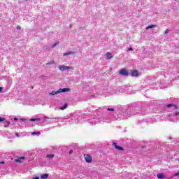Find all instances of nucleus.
I'll list each match as a JSON object with an SVG mask.
<instances>
[{"label":"nucleus","instance_id":"c9c22d12","mask_svg":"<svg viewBox=\"0 0 179 179\" xmlns=\"http://www.w3.org/2000/svg\"><path fill=\"white\" fill-rule=\"evenodd\" d=\"M14 121H17V118L15 117Z\"/></svg>","mask_w":179,"mask_h":179},{"label":"nucleus","instance_id":"72a5a7b5","mask_svg":"<svg viewBox=\"0 0 179 179\" xmlns=\"http://www.w3.org/2000/svg\"><path fill=\"white\" fill-rule=\"evenodd\" d=\"M72 120V118H68L67 121H69L70 122V121Z\"/></svg>","mask_w":179,"mask_h":179},{"label":"nucleus","instance_id":"4be33fe9","mask_svg":"<svg viewBox=\"0 0 179 179\" xmlns=\"http://www.w3.org/2000/svg\"><path fill=\"white\" fill-rule=\"evenodd\" d=\"M172 115L173 117H178V115H179V113L176 112V113H173Z\"/></svg>","mask_w":179,"mask_h":179},{"label":"nucleus","instance_id":"4c0bfd02","mask_svg":"<svg viewBox=\"0 0 179 179\" xmlns=\"http://www.w3.org/2000/svg\"><path fill=\"white\" fill-rule=\"evenodd\" d=\"M1 164H5V162H1Z\"/></svg>","mask_w":179,"mask_h":179},{"label":"nucleus","instance_id":"ddd939ff","mask_svg":"<svg viewBox=\"0 0 179 179\" xmlns=\"http://www.w3.org/2000/svg\"><path fill=\"white\" fill-rule=\"evenodd\" d=\"M106 55L107 59H111V58H113V56L111 55V53H110V52H107L106 54Z\"/></svg>","mask_w":179,"mask_h":179},{"label":"nucleus","instance_id":"58836bf2","mask_svg":"<svg viewBox=\"0 0 179 179\" xmlns=\"http://www.w3.org/2000/svg\"><path fill=\"white\" fill-rule=\"evenodd\" d=\"M23 121H26V119H23Z\"/></svg>","mask_w":179,"mask_h":179},{"label":"nucleus","instance_id":"20e7f679","mask_svg":"<svg viewBox=\"0 0 179 179\" xmlns=\"http://www.w3.org/2000/svg\"><path fill=\"white\" fill-rule=\"evenodd\" d=\"M120 75H122L123 76H128V75H129V73H128V71H127V69H122L120 72Z\"/></svg>","mask_w":179,"mask_h":179},{"label":"nucleus","instance_id":"f8f14e48","mask_svg":"<svg viewBox=\"0 0 179 179\" xmlns=\"http://www.w3.org/2000/svg\"><path fill=\"white\" fill-rule=\"evenodd\" d=\"M131 115H135V113H131L129 114L128 112H127V113H123V116L124 117H131Z\"/></svg>","mask_w":179,"mask_h":179},{"label":"nucleus","instance_id":"aec40b11","mask_svg":"<svg viewBox=\"0 0 179 179\" xmlns=\"http://www.w3.org/2000/svg\"><path fill=\"white\" fill-rule=\"evenodd\" d=\"M58 44H59V42H56L52 46V48H54L55 47H57V45H58Z\"/></svg>","mask_w":179,"mask_h":179},{"label":"nucleus","instance_id":"5701e85b","mask_svg":"<svg viewBox=\"0 0 179 179\" xmlns=\"http://www.w3.org/2000/svg\"><path fill=\"white\" fill-rule=\"evenodd\" d=\"M54 64V61H51L49 63H47L46 65H52Z\"/></svg>","mask_w":179,"mask_h":179},{"label":"nucleus","instance_id":"a878e982","mask_svg":"<svg viewBox=\"0 0 179 179\" xmlns=\"http://www.w3.org/2000/svg\"><path fill=\"white\" fill-rule=\"evenodd\" d=\"M108 111H114V108H108Z\"/></svg>","mask_w":179,"mask_h":179},{"label":"nucleus","instance_id":"7c9ffc66","mask_svg":"<svg viewBox=\"0 0 179 179\" xmlns=\"http://www.w3.org/2000/svg\"><path fill=\"white\" fill-rule=\"evenodd\" d=\"M171 121H172L173 122H177V120H172L171 119Z\"/></svg>","mask_w":179,"mask_h":179},{"label":"nucleus","instance_id":"e433bc0d","mask_svg":"<svg viewBox=\"0 0 179 179\" xmlns=\"http://www.w3.org/2000/svg\"><path fill=\"white\" fill-rule=\"evenodd\" d=\"M16 136H19V133L15 134Z\"/></svg>","mask_w":179,"mask_h":179},{"label":"nucleus","instance_id":"0eeeda50","mask_svg":"<svg viewBox=\"0 0 179 179\" xmlns=\"http://www.w3.org/2000/svg\"><path fill=\"white\" fill-rule=\"evenodd\" d=\"M129 75L132 77H136L139 75V73H138V71L134 70L131 72V73H129Z\"/></svg>","mask_w":179,"mask_h":179},{"label":"nucleus","instance_id":"412c9836","mask_svg":"<svg viewBox=\"0 0 179 179\" xmlns=\"http://www.w3.org/2000/svg\"><path fill=\"white\" fill-rule=\"evenodd\" d=\"M41 133H40V132H37V131H34L33 133H32V135H40Z\"/></svg>","mask_w":179,"mask_h":179},{"label":"nucleus","instance_id":"f704fd0d","mask_svg":"<svg viewBox=\"0 0 179 179\" xmlns=\"http://www.w3.org/2000/svg\"><path fill=\"white\" fill-rule=\"evenodd\" d=\"M69 153H70V155H72V153H73V150H71V151L69 152Z\"/></svg>","mask_w":179,"mask_h":179},{"label":"nucleus","instance_id":"c756f323","mask_svg":"<svg viewBox=\"0 0 179 179\" xmlns=\"http://www.w3.org/2000/svg\"><path fill=\"white\" fill-rule=\"evenodd\" d=\"M175 177H177L178 176H179V173H175Z\"/></svg>","mask_w":179,"mask_h":179},{"label":"nucleus","instance_id":"f3484780","mask_svg":"<svg viewBox=\"0 0 179 179\" xmlns=\"http://www.w3.org/2000/svg\"><path fill=\"white\" fill-rule=\"evenodd\" d=\"M10 124V122L5 121L4 122V127H5V128H8V127H9Z\"/></svg>","mask_w":179,"mask_h":179},{"label":"nucleus","instance_id":"c85d7f7f","mask_svg":"<svg viewBox=\"0 0 179 179\" xmlns=\"http://www.w3.org/2000/svg\"><path fill=\"white\" fill-rule=\"evenodd\" d=\"M20 29H22V27H20V26L17 27V30H20Z\"/></svg>","mask_w":179,"mask_h":179},{"label":"nucleus","instance_id":"dca6fc26","mask_svg":"<svg viewBox=\"0 0 179 179\" xmlns=\"http://www.w3.org/2000/svg\"><path fill=\"white\" fill-rule=\"evenodd\" d=\"M46 157H47V159L52 160V159H54V154L48 155H46Z\"/></svg>","mask_w":179,"mask_h":179},{"label":"nucleus","instance_id":"7ed1b4c3","mask_svg":"<svg viewBox=\"0 0 179 179\" xmlns=\"http://www.w3.org/2000/svg\"><path fill=\"white\" fill-rule=\"evenodd\" d=\"M88 122L91 124V125H96V124L101 122L100 119L94 118L88 120Z\"/></svg>","mask_w":179,"mask_h":179},{"label":"nucleus","instance_id":"9b49d317","mask_svg":"<svg viewBox=\"0 0 179 179\" xmlns=\"http://www.w3.org/2000/svg\"><path fill=\"white\" fill-rule=\"evenodd\" d=\"M113 145H114L115 149H117V150H124V149L122 148V147L118 146V145H117V143L114 142V143H113Z\"/></svg>","mask_w":179,"mask_h":179},{"label":"nucleus","instance_id":"6ab92c4d","mask_svg":"<svg viewBox=\"0 0 179 179\" xmlns=\"http://www.w3.org/2000/svg\"><path fill=\"white\" fill-rule=\"evenodd\" d=\"M154 27H156V25H149L146 27V30H149V29H153Z\"/></svg>","mask_w":179,"mask_h":179},{"label":"nucleus","instance_id":"ea45409f","mask_svg":"<svg viewBox=\"0 0 179 179\" xmlns=\"http://www.w3.org/2000/svg\"><path fill=\"white\" fill-rule=\"evenodd\" d=\"M44 118H48V117H44Z\"/></svg>","mask_w":179,"mask_h":179},{"label":"nucleus","instance_id":"f257e3e1","mask_svg":"<svg viewBox=\"0 0 179 179\" xmlns=\"http://www.w3.org/2000/svg\"><path fill=\"white\" fill-rule=\"evenodd\" d=\"M69 88H59L57 91H52L49 93V96H55V94H59V93H65L69 92Z\"/></svg>","mask_w":179,"mask_h":179},{"label":"nucleus","instance_id":"cd10ccee","mask_svg":"<svg viewBox=\"0 0 179 179\" xmlns=\"http://www.w3.org/2000/svg\"><path fill=\"white\" fill-rule=\"evenodd\" d=\"M128 51H134V49H133L132 48H129L128 49Z\"/></svg>","mask_w":179,"mask_h":179},{"label":"nucleus","instance_id":"f03ea898","mask_svg":"<svg viewBox=\"0 0 179 179\" xmlns=\"http://www.w3.org/2000/svg\"><path fill=\"white\" fill-rule=\"evenodd\" d=\"M58 68L59 71H62V72H64V71H69L70 69L71 70L73 69V67H71L65 65H59L58 66Z\"/></svg>","mask_w":179,"mask_h":179},{"label":"nucleus","instance_id":"39448f33","mask_svg":"<svg viewBox=\"0 0 179 179\" xmlns=\"http://www.w3.org/2000/svg\"><path fill=\"white\" fill-rule=\"evenodd\" d=\"M85 159L87 163H92V156L90 155H85Z\"/></svg>","mask_w":179,"mask_h":179},{"label":"nucleus","instance_id":"2eb2a0df","mask_svg":"<svg viewBox=\"0 0 179 179\" xmlns=\"http://www.w3.org/2000/svg\"><path fill=\"white\" fill-rule=\"evenodd\" d=\"M47 178H48V173L43 174V175L41 176V179H47Z\"/></svg>","mask_w":179,"mask_h":179},{"label":"nucleus","instance_id":"9d476101","mask_svg":"<svg viewBox=\"0 0 179 179\" xmlns=\"http://www.w3.org/2000/svg\"><path fill=\"white\" fill-rule=\"evenodd\" d=\"M66 55H75V52H67L63 54V57H66Z\"/></svg>","mask_w":179,"mask_h":179},{"label":"nucleus","instance_id":"2f4dec72","mask_svg":"<svg viewBox=\"0 0 179 179\" xmlns=\"http://www.w3.org/2000/svg\"><path fill=\"white\" fill-rule=\"evenodd\" d=\"M34 179H40V178L38 176H36Z\"/></svg>","mask_w":179,"mask_h":179},{"label":"nucleus","instance_id":"473e14b6","mask_svg":"<svg viewBox=\"0 0 179 179\" xmlns=\"http://www.w3.org/2000/svg\"><path fill=\"white\" fill-rule=\"evenodd\" d=\"M3 89V87H0V93L2 92Z\"/></svg>","mask_w":179,"mask_h":179},{"label":"nucleus","instance_id":"bb28decb","mask_svg":"<svg viewBox=\"0 0 179 179\" xmlns=\"http://www.w3.org/2000/svg\"><path fill=\"white\" fill-rule=\"evenodd\" d=\"M169 29H166L165 31H164V34H167V33H169Z\"/></svg>","mask_w":179,"mask_h":179},{"label":"nucleus","instance_id":"6e6552de","mask_svg":"<svg viewBox=\"0 0 179 179\" xmlns=\"http://www.w3.org/2000/svg\"><path fill=\"white\" fill-rule=\"evenodd\" d=\"M157 178L159 179H164L166 178V176H164V173H159L157 174Z\"/></svg>","mask_w":179,"mask_h":179},{"label":"nucleus","instance_id":"b1692460","mask_svg":"<svg viewBox=\"0 0 179 179\" xmlns=\"http://www.w3.org/2000/svg\"><path fill=\"white\" fill-rule=\"evenodd\" d=\"M38 120H40V119H35V118H34V119H31L30 120V121H32V122H34V121H38Z\"/></svg>","mask_w":179,"mask_h":179},{"label":"nucleus","instance_id":"a211bd4d","mask_svg":"<svg viewBox=\"0 0 179 179\" xmlns=\"http://www.w3.org/2000/svg\"><path fill=\"white\" fill-rule=\"evenodd\" d=\"M68 108V103H65L63 106L60 107V110H65Z\"/></svg>","mask_w":179,"mask_h":179},{"label":"nucleus","instance_id":"393cba45","mask_svg":"<svg viewBox=\"0 0 179 179\" xmlns=\"http://www.w3.org/2000/svg\"><path fill=\"white\" fill-rule=\"evenodd\" d=\"M3 121H5V118L0 117V122H2Z\"/></svg>","mask_w":179,"mask_h":179},{"label":"nucleus","instance_id":"1a4fd4ad","mask_svg":"<svg viewBox=\"0 0 179 179\" xmlns=\"http://www.w3.org/2000/svg\"><path fill=\"white\" fill-rule=\"evenodd\" d=\"M55 120H57V122H58V121H59L60 122H64V117H55L51 119L52 121H54Z\"/></svg>","mask_w":179,"mask_h":179},{"label":"nucleus","instance_id":"423d86ee","mask_svg":"<svg viewBox=\"0 0 179 179\" xmlns=\"http://www.w3.org/2000/svg\"><path fill=\"white\" fill-rule=\"evenodd\" d=\"M15 162H16V163H23V162H24V157H20L15 159Z\"/></svg>","mask_w":179,"mask_h":179},{"label":"nucleus","instance_id":"4468645a","mask_svg":"<svg viewBox=\"0 0 179 179\" xmlns=\"http://www.w3.org/2000/svg\"><path fill=\"white\" fill-rule=\"evenodd\" d=\"M166 107H168V108L173 107V110H177V106H176V105L168 104V105L166 106Z\"/></svg>","mask_w":179,"mask_h":179}]
</instances>
